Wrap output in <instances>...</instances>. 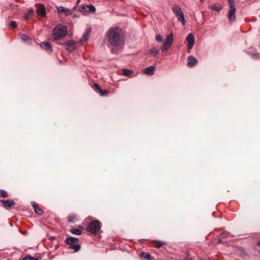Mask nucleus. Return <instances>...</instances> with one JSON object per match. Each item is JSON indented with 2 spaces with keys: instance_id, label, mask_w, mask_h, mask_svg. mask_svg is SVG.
<instances>
[{
  "instance_id": "cd10ccee",
  "label": "nucleus",
  "mask_w": 260,
  "mask_h": 260,
  "mask_svg": "<svg viewBox=\"0 0 260 260\" xmlns=\"http://www.w3.org/2000/svg\"><path fill=\"white\" fill-rule=\"evenodd\" d=\"M230 5V9L236 8L235 1L234 0H228Z\"/></svg>"
},
{
  "instance_id": "20e7f679",
  "label": "nucleus",
  "mask_w": 260,
  "mask_h": 260,
  "mask_svg": "<svg viewBox=\"0 0 260 260\" xmlns=\"http://www.w3.org/2000/svg\"><path fill=\"white\" fill-rule=\"evenodd\" d=\"M173 40L174 38L173 34L171 33L167 35L166 40L161 47L162 52H165L168 51L169 49L173 44Z\"/></svg>"
},
{
  "instance_id": "7ed1b4c3",
  "label": "nucleus",
  "mask_w": 260,
  "mask_h": 260,
  "mask_svg": "<svg viewBox=\"0 0 260 260\" xmlns=\"http://www.w3.org/2000/svg\"><path fill=\"white\" fill-rule=\"evenodd\" d=\"M172 11L175 14L178 21H180L183 25L185 24V20L184 14L181 9V8L177 5H175L172 7Z\"/></svg>"
},
{
  "instance_id": "6e6552de",
  "label": "nucleus",
  "mask_w": 260,
  "mask_h": 260,
  "mask_svg": "<svg viewBox=\"0 0 260 260\" xmlns=\"http://www.w3.org/2000/svg\"><path fill=\"white\" fill-rule=\"evenodd\" d=\"M56 9L58 13H63L67 16L71 14L73 12V9H68L63 6L57 7Z\"/></svg>"
},
{
  "instance_id": "0eeeda50",
  "label": "nucleus",
  "mask_w": 260,
  "mask_h": 260,
  "mask_svg": "<svg viewBox=\"0 0 260 260\" xmlns=\"http://www.w3.org/2000/svg\"><path fill=\"white\" fill-rule=\"evenodd\" d=\"M67 50L69 52H73L76 49V43L73 41H70L64 44Z\"/></svg>"
},
{
  "instance_id": "1a4fd4ad",
  "label": "nucleus",
  "mask_w": 260,
  "mask_h": 260,
  "mask_svg": "<svg viewBox=\"0 0 260 260\" xmlns=\"http://www.w3.org/2000/svg\"><path fill=\"white\" fill-rule=\"evenodd\" d=\"M236 8L230 9L228 12V18L230 22H234L236 20Z\"/></svg>"
},
{
  "instance_id": "5701e85b",
  "label": "nucleus",
  "mask_w": 260,
  "mask_h": 260,
  "mask_svg": "<svg viewBox=\"0 0 260 260\" xmlns=\"http://www.w3.org/2000/svg\"><path fill=\"white\" fill-rule=\"evenodd\" d=\"M149 52L150 53L154 54L155 55L158 54L159 50L156 48V47H153L149 49Z\"/></svg>"
},
{
  "instance_id": "4be33fe9",
  "label": "nucleus",
  "mask_w": 260,
  "mask_h": 260,
  "mask_svg": "<svg viewBox=\"0 0 260 260\" xmlns=\"http://www.w3.org/2000/svg\"><path fill=\"white\" fill-rule=\"evenodd\" d=\"M0 197L3 198H6L8 197V192L3 189H0Z\"/></svg>"
},
{
  "instance_id": "423d86ee",
  "label": "nucleus",
  "mask_w": 260,
  "mask_h": 260,
  "mask_svg": "<svg viewBox=\"0 0 260 260\" xmlns=\"http://www.w3.org/2000/svg\"><path fill=\"white\" fill-rule=\"evenodd\" d=\"M186 40L188 43L187 49L191 50L195 42L194 36L192 34H189L187 36Z\"/></svg>"
},
{
  "instance_id": "c756f323",
  "label": "nucleus",
  "mask_w": 260,
  "mask_h": 260,
  "mask_svg": "<svg viewBox=\"0 0 260 260\" xmlns=\"http://www.w3.org/2000/svg\"><path fill=\"white\" fill-rule=\"evenodd\" d=\"M99 93L101 96H105V95H107L108 94L109 92L107 90H101L99 92Z\"/></svg>"
},
{
  "instance_id": "412c9836",
  "label": "nucleus",
  "mask_w": 260,
  "mask_h": 260,
  "mask_svg": "<svg viewBox=\"0 0 260 260\" xmlns=\"http://www.w3.org/2000/svg\"><path fill=\"white\" fill-rule=\"evenodd\" d=\"M222 8V7L220 5H213L210 7V9L216 11H219Z\"/></svg>"
},
{
  "instance_id": "9b49d317",
  "label": "nucleus",
  "mask_w": 260,
  "mask_h": 260,
  "mask_svg": "<svg viewBox=\"0 0 260 260\" xmlns=\"http://www.w3.org/2000/svg\"><path fill=\"white\" fill-rule=\"evenodd\" d=\"M40 46L41 48L48 51L49 52L52 51V48L49 44V43L47 42H43L40 44Z\"/></svg>"
},
{
  "instance_id": "e433bc0d",
  "label": "nucleus",
  "mask_w": 260,
  "mask_h": 260,
  "mask_svg": "<svg viewBox=\"0 0 260 260\" xmlns=\"http://www.w3.org/2000/svg\"><path fill=\"white\" fill-rule=\"evenodd\" d=\"M185 260H192L191 257H187L185 259Z\"/></svg>"
},
{
  "instance_id": "6ab92c4d",
  "label": "nucleus",
  "mask_w": 260,
  "mask_h": 260,
  "mask_svg": "<svg viewBox=\"0 0 260 260\" xmlns=\"http://www.w3.org/2000/svg\"><path fill=\"white\" fill-rule=\"evenodd\" d=\"M70 232L71 233L77 235H81L82 234V232L80 230L75 228H71Z\"/></svg>"
},
{
  "instance_id": "f03ea898",
  "label": "nucleus",
  "mask_w": 260,
  "mask_h": 260,
  "mask_svg": "<svg viewBox=\"0 0 260 260\" xmlns=\"http://www.w3.org/2000/svg\"><path fill=\"white\" fill-rule=\"evenodd\" d=\"M67 34V27L62 25H58L52 30L53 38L59 40L64 37Z\"/></svg>"
},
{
  "instance_id": "37998d69",
  "label": "nucleus",
  "mask_w": 260,
  "mask_h": 260,
  "mask_svg": "<svg viewBox=\"0 0 260 260\" xmlns=\"http://www.w3.org/2000/svg\"><path fill=\"white\" fill-rule=\"evenodd\" d=\"M204 0H201L202 2H203Z\"/></svg>"
},
{
  "instance_id": "ddd939ff",
  "label": "nucleus",
  "mask_w": 260,
  "mask_h": 260,
  "mask_svg": "<svg viewBox=\"0 0 260 260\" xmlns=\"http://www.w3.org/2000/svg\"><path fill=\"white\" fill-rule=\"evenodd\" d=\"M37 13L40 16L45 17L46 16V10L45 7L42 5H40L38 7Z\"/></svg>"
},
{
  "instance_id": "c03bdc74",
  "label": "nucleus",
  "mask_w": 260,
  "mask_h": 260,
  "mask_svg": "<svg viewBox=\"0 0 260 260\" xmlns=\"http://www.w3.org/2000/svg\"><path fill=\"white\" fill-rule=\"evenodd\" d=\"M259 253H260V250H259Z\"/></svg>"
},
{
  "instance_id": "ea45409f",
  "label": "nucleus",
  "mask_w": 260,
  "mask_h": 260,
  "mask_svg": "<svg viewBox=\"0 0 260 260\" xmlns=\"http://www.w3.org/2000/svg\"><path fill=\"white\" fill-rule=\"evenodd\" d=\"M221 242H222V241H221V240H219L218 241V243H221Z\"/></svg>"
},
{
  "instance_id": "9d476101",
  "label": "nucleus",
  "mask_w": 260,
  "mask_h": 260,
  "mask_svg": "<svg viewBox=\"0 0 260 260\" xmlns=\"http://www.w3.org/2000/svg\"><path fill=\"white\" fill-rule=\"evenodd\" d=\"M0 202L3 204V206L6 208H11L15 204V202L13 200H0Z\"/></svg>"
},
{
  "instance_id": "4468645a",
  "label": "nucleus",
  "mask_w": 260,
  "mask_h": 260,
  "mask_svg": "<svg viewBox=\"0 0 260 260\" xmlns=\"http://www.w3.org/2000/svg\"><path fill=\"white\" fill-rule=\"evenodd\" d=\"M79 239L77 238L69 237L66 240V243L68 245H73L74 243H77L79 242Z\"/></svg>"
},
{
  "instance_id": "79ce46f5",
  "label": "nucleus",
  "mask_w": 260,
  "mask_h": 260,
  "mask_svg": "<svg viewBox=\"0 0 260 260\" xmlns=\"http://www.w3.org/2000/svg\"><path fill=\"white\" fill-rule=\"evenodd\" d=\"M256 57H258V56L259 55L257 54H256Z\"/></svg>"
},
{
  "instance_id": "f3484780",
  "label": "nucleus",
  "mask_w": 260,
  "mask_h": 260,
  "mask_svg": "<svg viewBox=\"0 0 260 260\" xmlns=\"http://www.w3.org/2000/svg\"><path fill=\"white\" fill-rule=\"evenodd\" d=\"M91 32L90 29H88L86 30V32L83 35L82 39H81V42H86L88 39Z\"/></svg>"
},
{
  "instance_id": "7c9ffc66",
  "label": "nucleus",
  "mask_w": 260,
  "mask_h": 260,
  "mask_svg": "<svg viewBox=\"0 0 260 260\" xmlns=\"http://www.w3.org/2000/svg\"><path fill=\"white\" fill-rule=\"evenodd\" d=\"M10 26L12 28H15L17 27V24L15 21H12L10 23Z\"/></svg>"
},
{
  "instance_id": "c9c22d12",
  "label": "nucleus",
  "mask_w": 260,
  "mask_h": 260,
  "mask_svg": "<svg viewBox=\"0 0 260 260\" xmlns=\"http://www.w3.org/2000/svg\"><path fill=\"white\" fill-rule=\"evenodd\" d=\"M75 218V217L73 216H69V220L70 221H73Z\"/></svg>"
},
{
  "instance_id": "58836bf2",
  "label": "nucleus",
  "mask_w": 260,
  "mask_h": 260,
  "mask_svg": "<svg viewBox=\"0 0 260 260\" xmlns=\"http://www.w3.org/2000/svg\"><path fill=\"white\" fill-rule=\"evenodd\" d=\"M76 7H77V5H76V6H75L73 8V9H73V11L74 10H75V9H76Z\"/></svg>"
},
{
  "instance_id": "c85d7f7f",
  "label": "nucleus",
  "mask_w": 260,
  "mask_h": 260,
  "mask_svg": "<svg viewBox=\"0 0 260 260\" xmlns=\"http://www.w3.org/2000/svg\"><path fill=\"white\" fill-rule=\"evenodd\" d=\"M155 40L158 42H161L163 40L162 37L160 35L158 34L155 36Z\"/></svg>"
},
{
  "instance_id": "2eb2a0df",
  "label": "nucleus",
  "mask_w": 260,
  "mask_h": 260,
  "mask_svg": "<svg viewBox=\"0 0 260 260\" xmlns=\"http://www.w3.org/2000/svg\"><path fill=\"white\" fill-rule=\"evenodd\" d=\"M188 61L187 62V66L190 67L194 66L197 62V60L195 57L190 56L188 57Z\"/></svg>"
},
{
  "instance_id": "a19ab883",
  "label": "nucleus",
  "mask_w": 260,
  "mask_h": 260,
  "mask_svg": "<svg viewBox=\"0 0 260 260\" xmlns=\"http://www.w3.org/2000/svg\"><path fill=\"white\" fill-rule=\"evenodd\" d=\"M79 2H80V0H77V3H76V5H77L79 4Z\"/></svg>"
},
{
  "instance_id": "393cba45",
  "label": "nucleus",
  "mask_w": 260,
  "mask_h": 260,
  "mask_svg": "<svg viewBox=\"0 0 260 260\" xmlns=\"http://www.w3.org/2000/svg\"><path fill=\"white\" fill-rule=\"evenodd\" d=\"M140 256H144V258L147 260H151V256L148 253L142 252Z\"/></svg>"
},
{
  "instance_id": "72a5a7b5",
  "label": "nucleus",
  "mask_w": 260,
  "mask_h": 260,
  "mask_svg": "<svg viewBox=\"0 0 260 260\" xmlns=\"http://www.w3.org/2000/svg\"><path fill=\"white\" fill-rule=\"evenodd\" d=\"M23 260H38V258H35L31 256H27L24 258Z\"/></svg>"
},
{
  "instance_id": "b1692460",
  "label": "nucleus",
  "mask_w": 260,
  "mask_h": 260,
  "mask_svg": "<svg viewBox=\"0 0 260 260\" xmlns=\"http://www.w3.org/2000/svg\"><path fill=\"white\" fill-rule=\"evenodd\" d=\"M21 39L25 42H28L30 40V38L25 35H21Z\"/></svg>"
},
{
  "instance_id": "f704fd0d",
  "label": "nucleus",
  "mask_w": 260,
  "mask_h": 260,
  "mask_svg": "<svg viewBox=\"0 0 260 260\" xmlns=\"http://www.w3.org/2000/svg\"><path fill=\"white\" fill-rule=\"evenodd\" d=\"M87 6H88V5H85V4L81 5L80 8L82 9V10H80L79 11L80 12H83L82 10H86L87 9Z\"/></svg>"
},
{
  "instance_id": "f257e3e1",
  "label": "nucleus",
  "mask_w": 260,
  "mask_h": 260,
  "mask_svg": "<svg viewBox=\"0 0 260 260\" xmlns=\"http://www.w3.org/2000/svg\"><path fill=\"white\" fill-rule=\"evenodd\" d=\"M122 32L118 27L110 28L106 33V37L110 45L118 46L122 42Z\"/></svg>"
},
{
  "instance_id": "f8f14e48",
  "label": "nucleus",
  "mask_w": 260,
  "mask_h": 260,
  "mask_svg": "<svg viewBox=\"0 0 260 260\" xmlns=\"http://www.w3.org/2000/svg\"><path fill=\"white\" fill-rule=\"evenodd\" d=\"M143 73L148 75H153L155 71V67L153 66H149L143 70Z\"/></svg>"
},
{
  "instance_id": "4c0bfd02",
  "label": "nucleus",
  "mask_w": 260,
  "mask_h": 260,
  "mask_svg": "<svg viewBox=\"0 0 260 260\" xmlns=\"http://www.w3.org/2000/svg\"><path fill=\"white\" fill-rule=\"evenodd\" d=\"M257 246H260V241H259L257 242Z\"/></svg>"
},
{
  "instance_id": "39448f33",
  "label": "nucleus",
  "mask_w": 260,
  "mask_h": 260,
  "mask_svg": "<svg viewBox=\"0 0 260 260\" xmlns=\"http://www.w3.org/2000/svg\"><path fill=\"white\" fill-rule=\"evenodd\" d=\"M101 228V225L98 220H93L90 222L87 226V230L90 233L94 234L97 233Z\"/></svg>"
},
{
  "instance_id": "bb28decb",
  "label": "nucleus",
  "mask_w": 260,
  "mask_h": 260,
  "mask_svg": "<svg viewBox=\"0 0 260 260\" xmlns=\"http://www.w3.org/2000/svg\"><path fill=\"white\" fill-rule=\"evenodd\" d=\"M132 73V71L131 70L123 69V75L125 76H128Z\"/></svg>"
},
{
  "instance_id": "a878e982",
  "label": "nucleus",
  "mask_w": 260,
  "mask_h": 260,
  "mask_svg": "<svg viewBox=\"0 0 260 260\" xmlns=\"http://www.w3.org/2000/svg\"><path fill=\"white\" fill-rule=\"evenodd\" d=\"M87 9H88V11L91 13L95 12L96 10L95 7L92 5H88Z\"/></svg>"
},
{
  "instance_id": "2f4dec72",
  "label": "nucleus",
  "mask_w": 260,
  "mask_h": 260,
  "mask_svg": "<svg viewBox=\"0 0 260 260\" xmlns=\"http://www.w3.org/2000/svg\"><path fill=\"white\" fill-rule=\"evenodd\" d=\"M165 244L164 242L162 241H158L155 245V247L156 248H160L161 246H162Z\"/></svg>"
},
{
  "instance_id": "a211bd4d",
  "label": "nucleus",
  "mask_w": 260,
  "mask_h": 260,
  "mask_svg": "<svg viewBox=\"0 0 260 260\" xmlns=\"http://www.w3.org/2000/svg\"><path fill=\"white\" fill-rule=\"evenodd\" d=\"M219 236H220V237L222 238H228V237H233V235L230 233V232H228V231H225L222 233H220L219 234Z\"/></svg>"
},
{
  "instance_id": "dca6fc26",
  "label": "nucleus",
  "mask_w": 260,
  "mask_h": 260,
  "mask_svg": "<svg viewBox=\"0 0 260 260\" xmlns=\"http://www.w3.org/2000/svg\"><path fill=\"white\" fill-rule=\"evenodd\" d=\"M31 204L33 207L36 213L38 215H42L43 214V210L37 206L36 203L35 202H31Z\"/></svg>"
},
{
  "instance_id": "473e14b6",
  "label": "nucleus",
  "mask_w": 260,
  "mask_h": 260,
  "mask_svg": "<svg viewBox=\"0 0 260 260\" xmlns=\"http://www.w3.org/2000/svg\"><path fill=\"white\" fill-rule=\"evenodd\" d=\"M94 86L95 89L96 91L100 92L102 90L100 85L97 83H94Z\"/></svg>"
},
{
  "instance_id": "aec40b11",
  "label": "nucleus",
  "mask_w": 260,
  "mask_h": 260,
  "mask_svg": "<svg viewBox=\"0 0 260 260\" xmlns=\"http://www.w3.org/2000/svg\"><path fill=\"white\" fill-rule=\"evenodd\" d=\"M69 248L74 250L75 252H77L80 250L81 248V245L80 244L71 245H70Z\"/></svg>"
}]
</instances>
